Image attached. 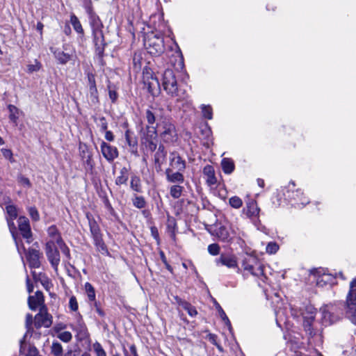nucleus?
<instances>
[{
    "label": "nucleus",
    "mask_w": 356,
    "mask_h": 356,
    "mask_svg": "<svg viewBox=\"0 0 356 356\" xmlns=\"http://www.w3.org/2000/svg\"><path fill=\"white\" fill-rule=\"evenodd\" d=\"M300 314L303 318V326L307 332L311 336L316 334L313 332L312 325L315 318L316 309L311 305H306L303 309H300Z\"/></svg>",
    "instance_id": "5"
},
{
    "label": "nucleus",
    "mask_w": 356,
    "mask_h": 356,
    "mask_svg": "<svg viewBox=\"0 0 356 356\" xmlns=\"http://www.w3.org/2000/svg\"><path fill=\"white\" fill-rule=\"evenodd\" d=\"M170 165L172 168L177 170L178 171H181L185 169L186 163L185 161L179 156V154L176 153H172L170 157Z\"/></svg>",
    "instance_id": "21"
},
{
    "label": "nucleus",
    "mask_w": 356,
    "mask_h": 356,
    "mask_svg": "<svg viewBox=\"0 0 356 356\" xmlns=\"http://www.w3.org/2000/svg\"><path fill=\"white\" fill-rule=\"evenodd\" d=\"M201 110L202 112V115L205 118H207L209 120L212 119L213 111L212 108L210 106L202 104L201 106Z\"/></svg>",
    "instance_id": "37"
},
{
    "label": "nucleus",
    "mask_w": 356,
    "mask_h": 356,
    "mask_svg": "<svg viewBox=\"0 0 356 356\" xmlns=\"http://www.w3.org/2000/svg\"><path fill=\"white\" fill-rule=\"evenodd\" d=\"M51 323V316L45 312L41 311L35 316V325L37 327H49Z\"/></svg>",
    "instance_id": "20"
},
{
    "label": "nucleus",
    "mask_w": 356,
    "mask_h": 356,
    "mask_svg": "<svg viewBox=\"0 0 356 356\" xmlns=\"http://www.w3.org/2000/svg\"><path fill=\"white\" fill-rule=\"evenodd\" d=\"M93 238H94L95 245L99 248H100L102 250H104L105 249V245H104V243L102 241V237H101V234L98 235L97 236H93Z\"/></svg>",
    "instance_id": "53"
},
{
    "label": "nucleus",
    "mask_w": 356,
    "mask_h": 356,
    "mask_svg": "<svg viewBox=\"0 0 356 356\" xmlns=\"http://www.w3.org/2000/svg\"><path fill=\"white\" fill-rule=\"evenodd\" d=\"M65 328H66V325L65 324L58 323L54 326V330L56 332H57L58 334V333L61 332V330H63Z\"/></svg>",
    "instance_id": "64"
},
{
    "label": "nucleus",
    "mask_w": 356,
    "mask_h": 356,
    "mask_svg": "<svg viewBox=\"0 0 356 356\" xmlns=\"http://www.w3.org/2000/svg\"><path fill=\"white\" fill-rule=\"evenodd\" d=\"M69 307L71 310L76 312L78 309V302L76 298L74 296H72L70 298Z\"/></svg>",
    "instance_id": "51"
},
{
    "label": "nucleus",
    "mask_w": 356,
    "mask_h": 356,
    "mask_svg": "<svg viewBox=\"0 0 356 356\" xmlns=\"http://www.w3.org/2000/svg\"><path fill=\"white\" fill-rule=\"evenodd\" d=\"M100 147L102 155L108 161L111 162L118 156V151L115 147L102 141Z\"/></svg>",
    "instance_id": "17"
},
{
    "label": "nucleus",
    "mask_w": 356,
    "mask_h": 356,
    "mask_svg": "<svg viewBox=\"0 0 356 356\" xmlns=\"http://www.w3.org/2000/svg\"><path fill=\"white\" fill-rule=\"evenodd\" d=\"M143 79L145 86L153 96L159 94L161 88L157 78L153 74L149 68L145 67L143 71Z\"/></svg>",
    "instance_id": "4"
},
{
    "label": "nucleus",
    "mask_w": 356,
    "mask_h": 356,
    "mask_svg": "<svg viewBox=\"0 0 356 356\" xmlns=\"http://www.w3.org/2000/svg\"><path fill=\"white\" fill-rule=\"evenodd\" d=\"M99 126L102 131H106L108 124L104 118H101L99 119Z\"/></svg>",
    "instance_id": "63"
},
{
    "label": "nucleus",
    "mask_w": 356,
    "mask_h": 356,
    "mask_svg": "<svg viewBox=\"0 0 356 356\" xmlns=\"http://www.w3.org/2000/svg\"><path fill=\"white\" fill-rule=\"evenodd\" d=\"M93 238H94L95 245L99 248H100L102 250H104L105 249V245H104V243L102 241V237H101V234L98 235L97 236H93Z\"/></svg>",
    "instance_id": "54"
},
{
    "label": "nucleus",
    "mask_w": 356,
    "mask_h": 356,
    "mask_svg": "<svg viewBox=\"0 0 356 356\" xmlns=\"http://www.w3.org/2000/svg\"><path fill=\"white\" fill-rule=\"evenodd\" d=\"M90 228L92 236L100 235L99 227L95 221H90Z\"/></svg>",
    "instance_id": "47"
},
{
    "label": "nucleus",
    "mask_w": 356,
    "mask_h": 356,
    "mask_svg": "<svg viewBox=\"0 0 356 356\" xmlns=\"http://www.w3.org/2000/svg\"><path fill=\"white\" fill-rule=\"evenodd\" d=\"M176 300L179 306L182 307L184 310H186L191 316L194 317L197 314L196 309L190 303L184 301L178 298H176Z\"/></svg>",
    "instance_id": "26"
},
{
    "label": "nucleus",
    "mask_w": 356,
    "mask_h": 356,
    "mask_svg": "<svg viewBox=\"0 0 356 356\" xmlns=\"http://www.w3.org/2000/svg\"><path fill=\"white\" fill-rule=\"evenodd\" d=\"M1 153L3 154V156L6 159H8L10 160L11 162L13 161V153L11 152V150L8 149H1Z\"/></svg>",
    "instance_id": "57"
},
{
    "label": "nucleus",
    "mask_w": 356,
    "mask_h": 356,
    "mask_svg": "<svg viewBox=\"0 0 356 356\" xmlns=\"http://www.w3.org/2000/svg\"><path fill=\"white\" fill-rule=\"evenodd\" d=\"M156 129L154 127H149L147 134L143 138V143L151 152H154L156 148Z\"/></svg>",
    "instance_id": "16"
},
{
    "label": "nucleus",
    "mask_w": 356,
    "mask_h": 356,
    "mask_svg": "<svg viewBox=\"0 0 356 356\" xmlns=\"http://www.w3.org/2000/svg\"><path fill=\"white\" fill-rule=\"evenodd\" d=\"M92 349L96 355V356H106V353L104 348H102V345L98 343L95 342L92 344Z\"/></svg>",
    "instance_id": "40"
},
{
    "label": "nucleus",
    "mask_w": 356,
    "mask_h": 356,
    "mask_svg": "<svg viewBox=\"0 0 356 356\" xmlns=\"http://www.w3.org/2000/svg\"><path fill=\"white\" fill-rule=\"evenodd\" d=\"M260 209L257 206L256 201L250 200L245 204L243 209V213L250 219L254 220L259 217Z\"/></svg>",
    "instance_id": "18"
},
{
    "label": "nucleus",
    "mask_w": 356,
    "mask_h": 356,
    "mask_svg": "<svg viewBox=\"0 0 356 356\" xmlns=\"http://www.w3.org/2000/svg\"><path fill=\"white\" fill-rule=\"evenodd\" d=\"M346 314L348 316L350 310L356 309V278L350 284V290L346 297Z\"/></svg>",
    "instance_id": "15"
},
{
    "label": "nucleus",
    "mask_w": 356,
    "mask_h": 356,
    "mask_svg": "<svg viewBox=\"0 0 356 356\" xmlns=\"http://www.w3.org/2000/svg\"><path fill=\"white\" fill-rule=\"evenodd\" d=\"M127 179H128V176H127V173L125 172H124L123 170H122L120 172V175L117 177V178L115 179V183L117 185L124 184L127 182Z\"/></svg>",
    "instance_id": "46"
},
{
    "label": "nucleus",
    "mask_w": 356,
    "mask_h": 356,
    "mask_svg": "<svg viewBox=\"0 0 356 356\" xmlns=\"http://www.w3.org/2000/svg\"><path fill=\"white\" fill-rule=\"evenodd\" d=\"M156 134L159 133L161 137L165 142L173 140L175 135V126L168 120H163L157 124Z\"/></svg>",
    "instance_id": "8"
},
{
    "label": "nucleus",
    "mask_w": 356,
    "mask_h": 356,
    "mask_svg": "<svg viewBox=\"0 0 356 356\" xmlns=\"http://www.w3.org/2000/svg\"><path fill=\"white\" fill-rule=\"evenodd\" d=\"M295 183L291 181L288 185V195L287 197L295 201V204L298 207L305 206L307 204L309 201V199L304 195L303 192L301 189H296L294 191Z\"/></svg>",
    "instance_id": "9"
},
{
    "label": "nucleus",
    "mask_w": 356,
    "mask_h": 356,
    "mask_svg": "<svg viewBox=\"0 0 356 356\" xmlns=\"http://www.w3.org/2000/svg\"><path fill=\"white\" fill-rule=\"evenodd\" d=\"M89 97L92 103L97 102L98 92L96 86L89 87Z\"/></svg>",
    "instance_id": "42"
},
{
    "label": "nucleus",
    "mask_w": 356,
    "mask_h": 356,
    "mask_svg": "<svg viewBox=\"0 0 356 356\" xmlns=\"http://www.w3.org/2000/svg\"><path fill=\"white\" fill-rule=\"evenodd\" d=\"M57 337L65 343L70 342L72 339L71 332L68 331H63L57 334Z\"/></svg>",
    "instance_id": "39"
},
{
    "label": "nucleus",
    "mask_w": 356,
    "mask_h": 356,
    "mask_svg": "<svg viewBox=\"0 0 356 356\" xmlns=\"http://www.w3.org/2000/svg\"><path fill=\"white\" fill-rule=\"evenodd\" d=\"M221 167L225 174H231L235 168L234 163L229 158H224L221 161Z\"/></svg>",
    "instance_id": "28"
},
{
    "label": "nucleus",
    "mask_w": 356,
    "mask_h": 356,
    "mask_svg": "<svg viewBox=\"0 0 356 356\" xmlns=\"http://www.w3.org/2000/svg\"><path fill=\"white\" fill-rule=\"evenodd\" d=\"M51 352L54 356H61L63 355V346L57 341H54L51 346Z\"/></svg>",
    "instance_id": "35"
},
{
    "label": "nucleus",
    "mask_w": 356,
    "mask_h": 356,
    "mask_svg": "<svg viewBox=\"0 0 356 356\" xmlns=\"http://www.w3.org/2000/svg\"><path fill=\"white\" fill-rule=\"evenodd\" d=\"M40 254L38 250H29L26 255L29 266L31 268H38L40 266Z\"/></svg>",
    "instance_id": "22"
},
{
    "label": "nucleus",
    "mask_w": 356,
    "mask_h": 356,
    "mask_svg": "<svg viewBox=\"0 0 356 356\" xmlns=\"http://www.w3.org/2000/svg\"><path fill=\"white\" fill-rule=\"evenodd\" d=\"M145 46L147 51L153 56L161 55L164 51L163 38L160 34L154 32L147 34Z\"/></svg>",
    "instance_id": "3"
},
{
    "label": "nucleus",
    "mask_w": 356,
    "mask_h": 356,
    "mask_svg": "<svg viewBox=\"0 0 356 356\" xmlns=\"http://www.w3.org/2000/svg\"><path fill=\"white\" fill-rule=\"evenodd\" d=\"M321 312L322 314V322L325 325H331L340 318L337 309L334 306H324L321 309Z\"/></svg>",
    "instance_id": "10"
},
{
    "label": "nucleus",
    "mask_w": 356,
    "mask_h": 356,
    "mask_svg": "<svg viewBox=\"0 0 356 356\" xmlns=\"http://www.w3.org/2000/svg\"><path fill=\"white\" fill-rule=\"evenodd\" d=\"M94 35L95 44L98 50L99 53H102L104 51L105 46L104 38L102 30L92 31Z\"/></svg>",
    "instance_id": "25"
},
{
    "label": "nucleus",
    "mask_w": 356,
    "mask_h": 356,
    "mask_svg": "<svg viewBox=\"0 0 356 356\" xmlns=\"http://www.w3.org/2000/svg\"><path fill=\"white\" fill-rule=\"evenodd\" d=\"M29 212L30 216L31 217V218L33 220L37 221L39 220L40 216H39V213L35 208H34V207L29 208Z\"/></svg>",
    "instance_id": "52"
},
{
    "label": "nucleus",
    "mask_w": 356,
    "mask_h": 356,
    "mask_svg": "<svg viewBox=\"0 0 356 356\" xmlns=\"http://www.w3.org/2000/svg\"><path fill=\"white\" fill-rule=\"evenodd\" d=\"M146 119L149 124H153L156 120L154 114L149 110L146 111Z\"/></svg>",
    "instance_id": "56"
},
{
    "label": "nucleus",
    "mask_w": 356,
    "mask_h": 356,
    "mask_svg": "<svg viewBox=\"0 0 356 356\" xmlns=\"http://www.w3.org/2000/svg\"><path fill=\"white\" fill-rule=\"evenodd\" d=\"M348 317L354 324L356 325V308L350 310Z\"/></svg>",
    "instance_id": "58"
},
{
    "label": "nucleus",
    "mask_w": 356,
    "mask_h": 356,
    "mask_svg": "<svg viewBox=\"0 0 356 356\" xmlns=\"http://www.w3.org/2000/svg\"><path fill=\"white\" fill-rule=\"evenodd\" d=\"M19 229L22 236L26 239L27 243L31 242L32 233L28 218L21 216L18 220Z\"/></svg>",
    "instance_id": "19"
},
{
    "label": "nucleus",
    "mask_w": 356,
    "mask_h": 356,
    "mask_svg": "<svg viewBox=\"0 0 356 356\" xmlns=\"http://www.w3.org/2000/svg\"><path fill=\"white\" fill-rule=\"evenodd\" d=\"M182 192V187L180 186L175 185L170 188V195L174 198H179Z\"/></svg>",
    "instance_id": "43"
},
{
    "label": "nucleus",
    "mask_w": 356,
    "mask_h": 356,
    "mask_svg": "<svg viewBox=\"0 0 356 356\" xmlns=\"http://www.w3.org/2000/svg\"><path fill=\"white\" fill-rule=\"evenodd\" d=\"M165 156L163 149H161V147H159L158 152L155 154V161L156 163L160 162V158Z\"/></svg>",
    "instance_id": "61"
},
{
    "label": "nucleus",
    "mask_w": 356,
    "mask_h": 356,
    "mask_svg": "<svg viewBox=\"0 0 356 356\" xmlns=\"http://www.w3.org/2000/svg\"><path fill=\"white\" fill-rule=\"evenodd\" d=\"M203 174L206 176L207 183L209 186H213L216 184L217 179L215 176L214 169L211 165H206L203 169Z\"/></svg>",
    "instance_id": "23"
},
{
    "label": "nucleus",
    "mask_w": 356,
    "mask_h": 356,
    "mask_svg": "<svg viewBox=\"0 0 356 356\" xmlns=\"http://www.w3.org/2000/svg\"><path fill=\"white\" fill-rule=\"evenodd\" d=\"M311 275L316 280V285L323 287L327 284H330L333 281L332 275L325 273L323 270H314Z\"/></svg>",
    "instance_id": "14"
},
{
    "label": "nucleus",
    "mask_w": 356,
    "mask_h": 356,
    "mask_svg": "<svg viewBox=\"0 0 356 356\" xmlns=\"http://www.w3.org/2000/svg\"><path fill=\"white\" fill-rule=\"evenodd\" d=\"M216 266H225L228 268L237 269L239 270L238 259L232 253H222L215 261Z\"/></svg>",
    "instance_id": "12"
},
{
    "label": "nucleus",
    "mask_w": 356,
    "mask_h": 356,
    "mask_svg": "<svg viewBox=\"0 0 356 356\" xmlns=\"http://www.w3.org/2000/svg\"><path fill=\"white\" fill-rule=\"evenodd\" d=\"M58 249L59 247L53 241H47L45 248V253L47 257L50 262L52 267L57 270L58 264L60 263V254Z\"/></svg>",
    "instance_id": "7"
},
{
    "label": "nucleus",
    "mask_w": 356,
    "mask_h": 356,
    "mask_svg": "<svg viewBox=\"0 0 356 356\" xmlns=\"http://www.w3.org/2000/svg\"><path fill=\"white\" fill-rule=\"evenodd\" d=\"M8 111H9V118L11 121L16 123L17 120L19 118V109L13 106V105H9L8 106Z\"/></svg>",
    "instance_id": "33"
},
{
    "label": "nucleus",
    "mask_w": 356,
    "mask_h": 356,
    "mask_svg": "<svg viewBox=\"0 0 356 356\" xmlns=\"http://www.w3.org/2000/svg\"><path fill=\"white\" fill-rule=\"evenodd\" d=\"M89 87L96 86L95 76L92 74L88 75Z\"/></svg>",
    "instance_id": "62"
},
{
    "label": "nucleus",
    "mask_w": 356,
    "mask_h": 356,
    "mask_svg": "<svg viewBox=\"0 0 356 356\" xmlns=\"http://www.w3.org/2000/svg\"><path fill=\"white\" fill-rule=\"evenodd\" d=\"M29 308L35 310L43 303V295L41 292L37 291L35 296H29L28 300Z\"/></svg>",
    "instance_id": "24"
},
{
    "label": "nucleus",
    "mask_w": 356,
    "mask_h": 356,
    "mask_svg": "<svg viewBox=\"0 0 356 356\" xmlns=\"http://www.w3.org/2000/svg\"><path fill=\"white\" fill-rule=\"evenodd\" d=\"M51 51L54 54L55 58L61 64L67 63L72 58V55L69 53H65L64 51L58 50L54 51L53 48H51Z\"/></svg>",
    "instance_id": "27"
},
{
    "label": "nucleus",
    "mask_w": 356,
    "mask_h": 356,
    "mask_svg": "<svg viewBox=\"0 0 356 356\" xmlns=\"http://www.w3.org/2000/svg\"><path fill=\"white\" fill-rule=\"evenodd\" d=\"M163 87L169 95L177 97V101H183L186 99V95L185 92H183L181 95L179 94L177 80L172 70H166L163 73Z\"/></svg>",
    "instance_id": "2"
},
{
    "label": "nucleus",
    "mask_w": 356,
    "mask_h": 356,
    "mask_svg": "<svg viewBox=\"0 0 356 356\" xmlns=\"http://www.w3.org/2000/svg\"><path fill=\"white\" fill-rule=\"evenodd\" d=\"M220 250V248L217 243H212L208 246V252L213 256L219 254Z\"/></svg>",
    "instance_id": "45"
},
{
    "label": "nucleus",
    "mask_w": 356,
    "mask_h": 356,
    "mask_svg": "<svg viewBox=\"0 0 356 356\" xmlns=\"http://www.w3.org/2000/svg\"><path fill=\"white\" fill-rule=\"evenodd\" d=\"M280 249L279 245L275 242H269L266 247V252L268 254H275Z\"/></svg>",
    "instance_id": "36"
},
{
    "label": "nucleus",
    "mask_w": 356,
    "mask_h": 356,
    "mask_svg": "<svg viewBox=\"0 0 356 356\" xmlns=\"http://www.w3.org/2000/svg\"><path fill=\"white\" fill-rule=\"evenodd\" d=\"M25 356H42L40 355L38 350L35 346H30Z\"/></svg>",
    "instance_id": "50"
},
{
    "label": "nucleus",
    "mask_w": 356,
    "mask_h": 356,
    "mask_svg": "<svg viewBox=\"0 0 356 356\" xmlns=\"http://www.w3.org/2000/svg\"><path fill=\"white\" fill-rule=\"evenodd\" d=\"M131 187L136 192H141L140 180L138 177L134 176L131 177Z\"/></svg>",
    "instance_id": "38"
},
{
    "label": "nucleus",
    "mask_w": 356,
    "mask_h": 356,
    "mask_svg": "<svg viewBox=\"0 0 356 356\" xmlns=\"http://www.w3.org/2000/svg\"><path fill=\"white\" fill-rule=\"evenodd\" d=\"M264 273L263 266L259 264H257L256 266H254V270L252 271V275L254 276L259 277L262 275Z\"/></svg>",
    "instance_id": "55"
},
{
    "label": "nucleus",
    "mask_w": 356,
    "mask_h": 356,
    "mask_svg": "<svg viewBox=\"0 0 356 356\" xmlns=\"http://www.w3.org/2000/svg\"><path fill=\"white\" fill-rule=\"evenodd\" d=\"M90 23L92 31L102 30V24L97 17H92Z\"/></svg>",
    "instance_id": "41"
},
{
    "label": "nucleus",
    "mask_w": 356,
    "mask_h": 356,
    "mask_svg": "<svg viewBox=\"0 0 356 356\" xmlns=\"http://www.w3.org/2000/svg\"><path fill=\"white\" fill-rule=\"evenodd\" d=\"M40 69L39 64L36 63L35 64H31L27 65V70L29 72H33L38 71Z\"/></svg>",
    "instance_id": "59"
},
{
    "label": "nucleus",
    "mask_w": 356,
    "mask_h": 356,
    "mask_svg": "<svg viewBox=\"0 0 356 356\" xmlns=\"http://www.w3.org/2000/svg\"><path fill=\"white\" fill-rule=\"evenodd\" d=\"M70 23L76 33L80 34L83 33V29L82 28L81 22L74 14H72L70 16Z\"/></svg>",
    "instance_id": "32"
},
{
    "label": "nucleus",
    "mask_w": 356,
    "mask_h": 356,
    "mask_svg": "<svg viewBox=\"0 0 356 356\" xmlns=\"http://www.w3.org/2000/svg\"><path fill=\"white\" fill-rule=\"evenodd\" d=\"M143 64V56L141 53H136L133 58L134 69L136 72L141 70Z\"/></svg>",
    "instance_id": "31"
},
{
    "label": "nucleus",
    "mask_w": 356,
    "mask_h": 356,
    "mask_svg": "<svg viewBox=\"0 0 356 356\" xmlns=\"http://www.w3.org/2000/svg\"><path fill=\"white\" fill-rule=\"evenodd\" d=\"M220 317L222 318L225 324L229 327V329H231V323L227 316L226 314L223 311L222 308L219 309L218 312Z\"/></svg>",
    "instance_id": "49"
},
{
    "label": "nucleus",
    "mask_w": 356,
    "mask_h": 356,
    "mask_svg": "<svg viewBox=\"0 0 356 356\" xmlns=\"http://www.w3.org/2000/svg\"><path fill=\"white\" fill-rule=\"evenodd\" d=\"M229 204L234 209H238L243 205V200L239 197L234 195L229 199Z\"/></svg>",
    "instance_id": "34"
},
{
    "label": "nucleus",
    "mask_w": 356,
    "mask_h": 356,
    "mask_svg": "<svg viewBox=\"0 0 356 356\" xmlns=\"http://www.w3.org/2000/svg\"><path fill=\"white\" fill-rule=\"evenodd\" d=\"M167 179L170 182H179L184 181V176L179 172H172L171 169L166 170Z\"/></svg>",
    "instance_id": "29"
},
{
    "label": "nucleus",
    "mask_w": 356,
    "mask_h": 356,
    "mask_svg": "<svg viewBox=\"0 0 356 356\" xmlns=\"http://www.w3.org/2000/svg\"><path fill=\"white\" fill-rule=\"evenodd\" d=\"M229 229L230 231L223 225L216 224L211 228L210 232L223 242H229L234 237H241L243 235L242 232L233 225H230Z\"/></svg>",
    "instance_id": "1"
},
{
    "label": "nucleus",
    "mask_w": 356,
    "mask_h": 356,
    "mask_svg": "<svg viewBox=\"0 0 356 356\" xmlns=\"http://www.w3.org/2000/svg\"><path fill=\"white\" fill-rule=\"evenodd\" d=\"M6 211L8 213V225L9 227L10 232L12 234L13 238L15 242V245L17 246V249L19 254H22V251H24L25 249L23 246L19 245V243L17 238V235L15 233L16 227L15 226V224L13 222V220L17 218V211L15 206L13 205H8L6 207Z\"/></svg>",
    "instance_id": "6"
},
{
    "label": "nucleus",
    "mask_w": 356,
    "mask_h": 356,
    "mask_svg": "<svg viewBox=\"0 0 356 356\" xmlns=\"http://www.w3.org/2000/svg\"><path fill=\"white\" fill-rule=\"evenodd\" d=\"M207 338L210 342H211L213 345H215L217 348L220 351L222 352V346L217 342V337L216 335L213 334H209L207 336Z\"/></svg>",
    "instance_id": "48"
},
{
    "label": "nucleus",
    "mask_w": 356,
    "mask_h": 356,
    "mask_svg": "<svg viewBox=\"0 0 356 356\" xmlns=\"http://www.w3.org/2000/svg\"><path fill=\"white\" fill-rule=\"evenodd\" d=\"M19 182L20 184L24 187H29L30 186V181L29 180L24 177H21L19 179Z\"/></svg>",
    "instance_id": "60"
},
{
    "label": "nucleus",
    "mask_w": 356,
    "mask_h": 356,
    "mask_svg": "<svg viewBox=\"0 0 356 356\" xmlns=\"http://www.w3.org/2000/svg\"><path fill=\"white\" fill-rule=\"evenodd\" d=\"M70 327L76 332V337L79 341L86 339L88 337V329L80 314L76 316V321L70 325Z\"/></svg>",
    "instance_id": "11"
},
{
    "label": "nucleus",
    "mask_w": 356,
    "mask_h": 356,
    "mask_svg": "<svg viewBox=\"0 0 356 356\" xmlns=\"http://www.w3.org/2000/svg\"><path fill=\"white\" fill-rule=\"evenodd\" d=\"M84 289L87 297L90 302H95L96 295L95 290L92 284L89 282H86L84 284Z\"/></svg>",
    "instance_id": "30"
},
{
    "label": "nucleus",
    "mask_w": 356,
    "mask_h": 356,
    "mask_svg": "<svg viewBox=\"0 0 356 356\" xmlns=\"http://www.w3.org/2000/svg\"><path fill=\"white\" fill-rule=\"evenodd\" d=\"M133 204L136 207L143 209L145 207L146 202L143 197L136 196L133 200Z\"/></svg>",
    "instance_id": "44"
},
{
    "label": "nucleus",
    "mask_w": 356,
    "mask_h": 356,
    "mask_svg": "<svg viewBox=\"0 0 356 356\" xmlns=\"http://www.w3.org/2000/svg\"><path fill=\"white\" fill-rule=\"evenodd\" d=\"M49 239L48 241H53L59 247L60 250L65 254L67 257L70 255V250L63 241L60 234L58 232L57 228L55 226H51L47 230Z\"/></svg>",
    "instance_id": "13"
}]
</instances>
